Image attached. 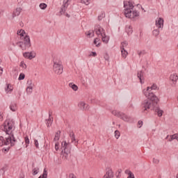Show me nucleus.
Listing matches in <instances>:
<instances>
[{
  "label": "nucleus",
  "instance_id": "obj_11",
  "mask_svg": "<svg viewBox=\"0 0 178 178\" xmlns=\"http://www.w3.org/2000/svg\"><path fill=\"white\" fill-rule=\"evenodd\" d=\"M78 106L82 111H88V109H90V106H88V104H86L85 102H80L78 104Z\"/></svg>",
  "mask_w": 178,
  "mask_h": 178
},
{
  "label": "nucleus",
  "instance_id": "obj_44",
  "mask_svg": "<svg viewBox=\"0 0 178 178\" xmlns=\"http://www.w3.org/2000/svg\"><path fill=\"white\" fill-rule=\"evenodd\" d=\"M19 66H20L21 67H23V69H26V67H27V65H26V63H24V62H23V61H22V62L20 63Z\"/></svg>",
  "mask_w": 178,
  "mask_h": 178
},
{
  "label": "nucleus",
  "instance_id": "obj_34",
  "mask_svg": "<svg viewBox=\"0 0 178 178\" xmlns=\"http://www.w3.org/2000/svg\"><path fill=\"white\" fill-rule=\"evenodd\" d=\"M70 137L72 140V143H74V141H76V136H74V133H73V131L70 133Z\"/></svg>",
  "mask_w": 178,
  "mask_h": 178
},
{
  "label": "nucleus",
  "instance_id": "obj_16",
  "mask_svg": "<svg viewBox=\"0 0 178 178\" xmlns=\"http://www.w3.org/2000/svg\"><path fill=\"white\" fill-rule=\"evenodd\" d=\"M5 91L6 94H11L12 91H13V86L10 83H7L6 87L5 88Z\"/></svg>",
  "mask_w": 178,
  "mask_h": 178
},
{
  "label": "nucleus",
  "instance_id": "obj_52",
  "mask_svg": "<svg viewBox=\"0 0 178 178\" xmlns=\"http://www.w3.org/2000/svg\"><path fill=\"white\" fill-rule=\"evenodd\" d=\"M2 73H3V68L0 67V74H2Z\"/></svg>",
  "mask_w": 178,
  "mask_h": 178
},
{
  "label": "nucleus",
  "instance_id": "obj_41",
  "mask_svg": "<svg viewBox=\"0 0 178 178\" xmlns=\"http://www.w3.org/2000/svg\"><path fill=\"white\" fill-rule=\"evenodd\" d=\"M26 75L24 73H21L19 76L18 80H24Z\"/></svg>",
  "mask_w": 178,
  "mask_h": 178
},
{
  "label": "nucleus",
  "instance_id": "obj_4",
  "mask_svg": "<svg viewBox=\"0 0 178 178\" xmlns=\"http://www.w3.org/2000/svg\"><path fill=\"white\" fill-rule=\"evenodd\" d=\"M97 35V37L100 38L103 35H104L105 33V29L101 26L99 24H96L95 26L94 31H89L86 34L88 37H92L94 35V33Z\"/></svg>",
  "mask_w": 178,
  "mask_h": 178
},
{
  "label": "nucleus",
  "instance_id": "obj_36",
  "mask_svg": "<svg viewBox=\"0 0 178 178\" xmlns=\"http://www.w3.org/2000/svg\"><path fill=\"white\" fill-rule=\"evenodd\" d=\"M33 90H34V88H26V93L28 95H31L33 94Z\"/></svg>",
  "mask_w": 178,
  "mask_h": 178
},
{
  "label": "nucleus",
  "instance_id": "obj_24",
  "mask_svg": "<svg viewBox=\"0 0 178 178\" xmlns=\"http://www.w3.org/2000/svg\"><path fill=\"white\" fill-rule=\"evenodd\" d=\"M125 175H128L127 178H134V174H133L130 170H125L124 171Z\"/></svg>",
  "mask_w": 178,
  "mask_h": 178
},
{
  "label": "nucleus",
  "instance_id": "obj_21",
  "mask_svg": "<svg viewBox=\"0 0 178 178\" xmlns=\"http://www.w3.org/2000/svg\"><path fill=\"white\" fill-rule=\"evenodd\" d=\"M68 86L74 91H77L79 90V86H77V85L74 84V83H70Z\"/></svg>",
  "mask_w": 178,
  "mask_h": 178
},
{
  "label": "nucleus",
  "instance_id": "obj_40",
  "mask_svg": "<svg viewBox=\"0 0 178 178\" xmlns=\"http://www.w3.org/2000/svg\"><path fill=\"white\" fill-rule=\"evenodd\" d=\"M104 17H105V13H102L98 16V20L100 22V20L103 19Z\"/></svg>",
  "mask_w": 178,
  "mask_h": 178
},
{
  "label": "nucleus",
  "instance_id": "obj_43",
  "mask_svg": "<svg viewBox=\"0 0 178 178\" xmlns=\"http://www.w3.org/2000/svg\"><path fill=\"white\" fill-rule=\"evenodd\" d=\"M38 168H33V176H35V175H38Z\"/></svg>",
  "mask_w": 178,
  "mask_h": 178
},
{
  "label": "nucleus",
  "instance_id": "obj_14",
  "mask_svg": "<svg viewBox=\"0 0 178 178\" xmlns=\"http://www.w3.org/2000/svg\"><path fill=\"white\" fill-rule=\"evenodd\" d=\"M99 38H102V41L104 42V44H108V42H109V40L111 39L109 35H106V33H104V35L100 36Z\"/></svg>",
  "mask_w": 178,
  "mask_h": 178
},
{
  "label": "nucleus",
  "instance_id": "obj_31",
  "mask_svg": "<svg viewBox=\"0 0 178 178\" xmlns=\"http://www.w3.org/2000/svg\"><path fill=\"white\" fill-rule=\"evenodd\" d=\"M155 111L156 112L159 118H161L162 115H163V111L161 110L159 108H156Z\"/></svg>",
  "mask_w": 178,
  "mask_h": 178
},
{
  "label": "nucleus",
  "instance_id": "obj_46",
  "mask_svg": "<svg viewBox=\"0 0 178 178\" xmlns=\"http://www.w3.org/2000/svg\"><path fill=\"white\" fill-rule=\"evenodd\" d=\"M153 163H155L156 165H158V163H159V159H158L156 158H154L153 159Z\"/></svg>",
  "mask_w": 178,
  "mask_h": 178
},
{
  "label": "nucleus",
  "instance_id": "obj_37",
  "mask_svg": "<svg viewBox=\"0 0 178 178\" xmlns=\"http://www.w3.org/2000/svg\"><path fill=\"white\" fill-rule=\"evenodd\" d=\"M152 34L153 35H154V37H158L159 35V29L153 30Z\"/></svg>",
  "mask_w": 178,
  "mask_h": 178
},
{
  "label": "nucleus",
  "instance_id": "obj_9",
  "mask_svg": "<svg viewBox=\"0 0 178 178\" xmlns=\"http://www.w3.org/2000/svg\"><path fill=\"white\" fill-rule=\"evenodd\" d=\"M178 76L176 73H172L170 76V81L172 87H176L177 83Z\"/></svg>",
  "mask_w": 178,
  "mask_h": 178
},
{
  "label": "nucleus",
  "instance_id": "obj_22",
  "mask_svg": "<svg viewBox=\"0 0 178 178\" xmlns=\"http://www.w3.org/2000/svg\"><path fill=\"white\" fill-rule=\"evenodd\" d=\"M49 119L46 120V124L47 127H50L51 124H52V122H54V119L51 118V115H49Z\"/></svg>",
  "mask_w": 178,
  "mask_h": 178
},
{
  "label": "nucleus",
  "instance_id": "obj_12",
  "mask_svg": "<svg viewBox=\"0 0 178 178\" xmlns=\"http://www.w3.org/2000/svg\"><path fill=\"white\" fill-rule=\"evenodd\" d=\"M24 57L26 59H34L35 58V52L30 51V52H25L24 53Z\"/></svg>",
  "mask_w": 178,
  "mask_h": 178
},
{
  "label": "nucleus",
  "instance_id": "obj_7",
  "mask_svg": "<svg viewBox=\"0 0 178 178\" xmlns=\"http://www.w3.org/2000/svg\"><path fill=\"white\" fill-rule=\"evenodd\" d=\"M53 70L56 74H62L63 73V65L60 63L54 62Z\"/></svg>",
  "mask_w": 178,
  "mask_h": 178
},
{
  "label": "nucleus",
  "instance_id": "obj_45",
  "mask_svg": "<svg viewBox=\"0 0 178 178\" xmlns=\"http://www.w3.org/2000/svg\"><path fill=\"white\" fill-rule=\"evenodd\" d=\"M34 144H35V147L36 148H39L40 147L39 144H38V140L37 139L34 140Z\"/></svg>",
  "mask_w": 178,
  "mask_h": 178
},
{
  "label": "nucleus",
  "instance_id": "obj_28",
  "mask_svg": "<svg viewBox=\"0 0 178 178\" xmlns=\"http://www.w3.org/2000/svg\"><path fill=\"white\" fill-rule=\"evenodd\" d=\"M48 177V172L47 171V169L44 168L43 170V173L42 175H40L38 178H47Z\"/></svg>",
  "mask_w": 178,
  "mask_h": 178
},
{
  "label": "nucleus",
  "instance_id": "obj_48",
  "mask_svg": "<svg viewBox=\"0 0 178 178\" xmlns=\"http://www.w3.org/2000/svg\"><path fill=\"white\" fill-rule=\"evenodd\" d=\"M89 56H97V52L95 51H92L90 54H89Z\"/></svg>",
  "mask_w": 178,
  "mask_h": 178
},
{
  "label": "nucleus",
  "instance_id": "obj_42",
  "mask_svg": "<svg viewBox=\"0 0 178 178\" xmlns=\"http://www.w3.org/2000/svg\"><path fill=\"white\" fill-rule=\"evenodd\" d=\"M115 137L117 138V140L119 138V137H120V132L119 131L116 130L115 131Z\"/></svg>",
  "mask_w": 178,
  "mask_h": 178
},
{
  "label": "nucleus",
  "instance_id": "obj_2",
  "mask_svg": "<svg viewBox=\"0 0 178 178\" xmlns=\"http://www.w3.org/2000/svg\"><path fill=\"white\" fill-rule=\"evenodd\" d=\"M124 15L128 19L131 20H137V18L140 16V12L134 10V6L131 2H124Z\"/></svg>",
  "mask_w": 178,
  "mask_h": 178
},
{
  "label": "nucleus",
  "instance_id": "obj_29",
  "mask_svg": "<svg viewBox=\"0 0 178 178\" xmlns=\"http://www.w3.org/2000/svg\"><path fill=\"white\" fill-rule=\"evenodd\" d=\"M22 13V8H17L13 13V16H19L20 13Z\"/></svg>",
  "mask_w": 178,
  "mask_h": 178
},
{
  "label": "nucleus",
  "instance_id": "obj_26",
  "mask_svg": "<svg viewBox=\"0 0 178 178\" xmlns=\"http://www.w3.org/2000/svg\"><path fill=\"white\" fill-rule=\"evenodd\" d=\"M121 54L122 58H124V59H126L127 55H129V52H127V50L126 49H121Z\"/></svg>",
  "mask_w": 178,
  "mask_h": 178
},
{
  "label": "nucleus",
  "instance_id": "obj_13",
  "mask_svg": "<svg viewBox=\"0 0 178 178\" xmlns=\"http://www.w3.org/2000/svg\"><path fill=\"white\" fill-rule=\"evenodd\" d=\"M156 26L157 29H163V19L159 18L156 20Z\"/></svg>",
  "mask_w": 178,
  "mask_h": 178
},
{
  "label": "nucleus",
  "instance_id": "obj_15",
  "mask_svg": "<svg viewBox=\"0 0 178 178\" xmlns=\"http://www.w3.org/2000/svg\"><path fill=\"white\" fill-rule=\"evenodd\" d=\"M137 76L140 80V83L144 84V72L143 71H139L138 72Z\"/></svg>",
  "mask_w": 178,
  "mask_h": 178
},
{
  "label": "nucleus",
  "instance_id": "obj_61",
  "mask_svg": "<svg viewBox=\"0 0 178 178\" xmlns=\"http://www.w3.org/2000/svg\"><path fill=\"white\" fill-rule=\"evenodd\" d=\"M177 48H178V44H177Z\"/></svg>",
  "mask_w": 178,
  "mask_h": 178
},
{
  "label": "nucleus",
  "instance_id": "obj_6",
  "mask_svg": "<svg viewBox=\"0 0 178 178\" xmlns=\"http://www.w3.org/2000/svg\"><path fill=\"white\" fill-rule=\"evenodd\" d=\"M154 102H155V100H152L147 98L142 102V109H143V111H148V109H151V108H152V105H154Z\"/></svg>",
  "mask_w": 178,
  "mask_h": 178
},
{
  "label": "nucleus",
  "instance_id": "obj_57",
  "mask_svg": "<svg viewBox=\"0 0 178 178\" xmlns=\"http://www.w3.org/2000/svg\"><path fill=\"white\" fill-rule=\"evenodd\" d=\"M104 58L106 59V60H108V58H106V57H104Z\"/></svg>",
  "mask_w": 178,
  "mask_h": 178
},
{
  "label": "nucleus",
  "instance_id": "obj_8",
  "mask_svg": "<svg viewBox=\"0 0 178 178\" xmlns=\"http://www.w3.org/2000/svg\"><path fill=\"white\" fill-rule=\"evenodd\" d=\"M72 148V145L70 143H67L66 141H63L61 143V149L62 152H64L66 155H69L70 154V149Z\"/></svg>",
  "mask_w": 178,
  "mask_h": 178
},
{
  "label": "nucleus",
  "instance_id": "obj_5",
  "mask_svg": "<svg viewBox=\"0 0 178 178\" xmlns=\"http://www.w3.org/2000/svg\"><path fill=\"white\" fill-rule=\"evenodd\" d=\"M112 115L114 116H116L117 118H120V119H122L124 122H131V117L130 115H128L127 114H125L124 113H122L120 111H118L117 110H114L111 112Z\"/></svg>",
  "mask_w": 178,
  "mask_h": 178
},
{
  "label": "nucleus",
  "instance_id": "obj_50",
  "mask_svg": "<svg viewBox=\"0 0 178 178\" xmlns=\"http://www.w3.org/2000/svg\"><path fill=\"white\" fill-rule=\"evenodd\" d=\"M69 178H76V175H74V174L71 173L69 175Z\"/></svg>",
  "mask_w": 178,
  "mask_h": 178
},
{
  "label": "nucleus",
  "instance_id": "obj_27",
  "mask_svg": "<svg viewBox=\"0 0 178 178\" xmlns=\"http://www.w3.org/2000/svg\"><path fill=\"white\" fill-rule=\"evenodd\" d=\"M59 138H60V131H58L54 136V141H59Z\"/></svg>",
  "mask_w": 178,
  "mask_h": 178
},
{
  "label": "nucleus",
  "instance_id": "obj_38",
  "mask_svg": "<svg viewBox=\"0 0 178 178\" xmlns=\"http://www.w3.org/2000/svg\"><path fill=\"white\" fill-rule=\"evenodd\" d=\"M81 1V3H84L86 6L90 5L91 0H80Z\"/></svg>",
  "mask_w": 178,
  "mask_h": 178
},
{
  "label": "nucleus",
  "instance_id": "obj_60",
  "mask_svg": "<svg viewBox=\"0 0 178 178\" xmlns=\"http://www.w3.org/2000/svg\"><path fill=\"white\" fill-rule=\"evenodd\" d=\"M177 178H178V174L177 175Z\"/></svg>",
  "mask_w": 178,
  "mask_h": 178
},
{
  "label": "nucleus",
  "instance_id": "obj_33",
  "mask_svg": "<svg viewBox=\"0 0 178 178\" xmlns=\"http://www.w3.org/2000/svg\"><path fill=\"white\" fill-rule=\"evenodd\" d=\"M48 6L47 5V3H41L40 5H39V8L40 9H42V10H45L47 9V7Z\"/></svg>",
  "mask_w": 178,
  "mask_h": 178
},
{
  "label": "nucleus",
  "instance_id": "obj_51",
  "mask_svg": "<svg viewBox=\"0 0 178 178\" xmlns=\"http://www.w3.org/2000/svg\"><path fill=\"white\" fill-rule=\"evenodd\" d=\"M3 120V115H2V113L0 112V122H2Z\"/></svg>",
  "mask_w": 178,
  "mask_h": 178
},
{
  "label": "nucleus",
  "instance_id": "obj_10",
  "mask_svg": "<svg viewBox=\"0 0 178 178\" xmlns=\"http://www.w3.org/2000/svg\"><path fill=\"white\" fill-rule=\"evenodd\" d=\"M24 44L26 48H30L31 47V42L30 40V36L26 35L24 36Z\"/></svg>",
  "mask_w": 178,
  "mask_h": 178
},
{
  "label": "nucleus",
  "instance_id": "obj_35",
  "mask_svg": "<svg viewBox=\"0 0 178 178\" xmlns=\"http://www.w3.org/2000/svg\"><path fill=\"white\" fill-rule=\"evenodd\" d=\"M24 143L26 145V148H27V147H29V144H30V139H29V136H25L24 137Z\"/></svg>",
  "mask_w": 178,
  "mask_h": 178
},
{
  "label": "nucleus",
  "instance_id": "obj_49",
  "mask_svg": "<svg viewBox=\"0 0 178 178\" xmlns=\"http://www.w3.org/2000/svg\"><path fill=\"white\" fill-rule=\"evenodd\" d=\"M138 126H139V127H138L139 129L141 128V127H143V121H138Z\"/></svg>",
  "mask_w": 178,
  "mask_h": 178
},
{
  "label": "nucleus",
  "instance_id": "obj_56",
  "mask_svg": "<svg viewBox=\"0 0 178 178\" xmlns=\"http://www.w3.org/2000/svg\"><path fill=\"white\" fill-rule=\"evenodd\" d=\"M117 178H120V174H118V175H116Z\"/></svg>",
  "mask_w": 178,
  "mask_h": 178
},
{
  "label": "nucleus",
  "instance_id": "obj_18",
  "mask_svg": "<svg viewBox=\"0 0 178 178\" xmlns=\"http://www.w3.org/2000/svg\"><path fill=\"white\" fill-rule=\"evenodd\" d=\"M125 31L127 33L128 35H131V34H133V28L130 25H127Z\"/></svg>",
  "mask_w": 178,
  "mask_h": 178
},
{
  "label": "nucleus",
  "instance_id": "obj_53",
  "mask_svg": "<svg viewBox=\"0 0 178 178\" xmlns=\"http://www.w3.org/2000/svg\"><path fill=\"white\" fill-rule=\"evenodd\" d=\"M143 51H138V55H139V56H141V55H143Z\"/></svg>",
  "mask_w": 178,
  "mask_h": 178
},
{
  "label": "nucleus",
  "instance_id": "obj_54",
  "mask_svg": "<svg viewBox=\"0 0 178 178\" xmlns=\"http://www.w3.org/2000/svg\"><path fill=\"white\" fill-rule=\"evenodd\" d=\"M65 16H67V17H70V15H69V14H65Z\"/></svg>",
  "mask_w": 178,
  "mask_h": 178
},
{
  "label": "nucleus",
  "instance_id": "obj_39",
  "mask_svg": "<svg viewBox=\"0 0 178 178\" xmlns=\"http://www.w3.org/2000/svg\"><path fill=\"white\" fill-rule=\"evenodd\" d=\"M67 8H65V7H63V6H61V8H60V15H65V12H66V10Z\"/></svg>",
  "mask_w": 178,
  "mask_h": 178
},
{
  "label": "nucleus",
  "instance_id": "obj_55",
  "mask_svg": "<svg viewBox=\"0 0 178 178\" xmlns=\"http://www.w3.org/2000/svg\"><path fill=\"white\" fill-rule=\"evenodd\" d=\"M120 173H122V170H118V175H120Z\"/></svg>",
  "mask_w": 178,
  "mask_h": 178
},
{
  "label": "nucleus",
  "instance_id": "obj_17",
  "mask_svg": "<svg viewBox=\"0 0 178 178\" xmlns=\"http://www.w3.org/2000/svg\"><path fill=\"white\" fill-rule=\"evenodd\" d=\"M104 178H113V171L112 169H108Z\"/></svg>",
  "mask_w": 178,
  "mask_h": 178
},
{
  "label": "nucleus",
  "instance_id": "obj_19",
  "mask_svg": "<svg viewBox=\"0 0 178 178\" xmlns=\"http://www.w3.org/2000/svg\"><path fill=\"white\" fill-rule=\"evenodd\" d=\"M26 88H34V82L31 79H29L26 82Z\"/></svg>",
  "mask_w": 178,
  "mask_h": 178
},
{
  "label": "nucleus",
  "instance_id": "obj_20",
  "mask_svg": "<svg viewBox=\"0 0 178 178\" xmlns=\"http://www.w3.org/2000/svg\"><path fill=\"white\" fill-rule=\"evenodd\" d=\"M10 109L13 112H16V111H17V104L16 103H11L10 105Z\"/></svg>",
  "mask_w": 178,
  "mask_h": 178
},
{
  "label": "nucleus",
  "instance_id": "obj_3",
  "mask_svg": "<svg viewBox=\"0 0 178 178\" xmlns=\"http://www.w3.org/2000/svg\"><path fill=\"white\" fill-rule=\"evenodd\" d=\"M151 90H159V88H158V85H156V83H153L152 84L151 86H148L147 89L143 90V94L146 97V98H148L152 101H154V104H158V102L159 100L158 99L156 95H155L153 92H151Z\"/></svg>",
  "mask_w": 178,
  "mask_h": 178
},
{
  "label": "nucleus",
  "instance_id": "obj_23",
  "mask_svg": "<svg viewBox=\"0 0 178 178\" xmlns=\"http://www.w3.org/2000/svg\"><path fill=\"white\" fill-rule=\"evenodd\" d=\"M101 41V39H99V38H96L95 40H94V44L95 45H96V47L98 48L99 47H101V42H99Z\"/></svg>",
  "mask_w": 178,
  "mask_h": 178
},
{
  "label": "nucleus",
  "instance_id": "obj_32",
  "mask_svg": "<svg viewBox=\"0 0 178 178\" xmlns=\"http://www.w3.org/2000/svg\"><path fill=\"white\" fill-rule=\"evenodd\" d=\"M17 34L18 35H20L21 37H24V35L26 34V31L23 29L18 30L17 32Z\"/></svg>",
  "mask_w": 178,
  "mask_h": 178
},
{
  "label": "nucleus",
  "instance_id": "obj_25",
  "mask_svg": "<svg viewBox=\"0 0 178 178\" xmlns=\"http://www.w3.org/2000/svg\"><path fill=\"white\" fill-rule=\"evenodd\" d=\"M70 1L71 0H63L62 6L63 8H65L66 9H67V6H69V5H70Z\"/></svg>",
  "mask_w": 178,
  "mask_h": 178
},
{
  "label": "nucleus",
  "instance_id": "obj_47",
  "mask_svg": "<svg viewBox=\"0 0 178 178\" xmlns=\"http://www.w3.org/2000/svg\"><path fill=\"white\" fill-rule=\"evenodd\" d=\"M55 149L56 151H58L59 149V143L58 142L55 143Z\"/></svg>",
  "mask_w": 178,
  "mask_h": 178
},
{
  "label": "nucleus",
  "instance_id": "obj_59",
  "mask_svg": "<svg viewBox=\"0 0 178 178\" xmlns=\"http://www.w3.org/2000/svg\"><path fill=\"white\" fill-rule=\"evenodd\" d=\"M21 94H22L21 92L19 93V95H21Z\"/></svg>",
  "mask_w": 178,
  "mask_h": 178
},
{
  "label": "nucleus",
  "instance_id": "obj_30",
  "mask_svg": "<svg viewBox=\"0 0 178 178\" xmlns=\"http://www.w3.org/2000/svg\"><path fill=\"white\" fill-rule=\"evenodd\" d=\"M128 45H129V43H127V42L126 41L121 42L120 49H126Z\"/></svg>",
  "mask_w": 178,
  "mask_h": 178
},
{
  "label": "nucleus",
  "instance_id": "obj_1",
  "mask_svg": "<svg viewBox=\"0 0 178 178\" xmlns=\"http://www.w3.org/2000/svg\"><path fill=\"white\" fill-rule=\"evenodd\" d=\"M3 136H0V145H10L13 147L16 143V138L13 134L15 131V121L13 120H6L1 126Z\"/></svg>",
  "mask_w": 178,
  "mask_h": 178
},
{
  "label": "nucleus",
  "instance_id": "obj_58",
  "mask_svg": "<svg viewBox=\"0 0 178 178\" xmlns=\"http://www.w3.org/2000/svg\"><path fill=\"white\" fill-rule=\"evenodd\" d=\"M141 9H142L143 10H144V8H143V7H141Z\"/></svg>",
  "mask_w": 178,
  "mask_h": 178
}]
</instances>
